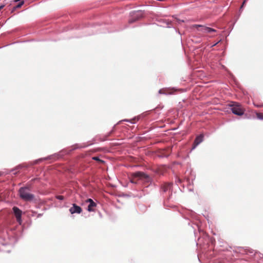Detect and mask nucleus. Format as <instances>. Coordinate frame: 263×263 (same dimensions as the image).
Returning a JSON list of instances; mask_svg holds the SVG:
<instances>
[{
  "mask_svg": "<svg viewBox=\"0 0 263 263\" xmlns=\"http://www.w3.org/2000/svg\"><path fill=\"white\" fill-rule=\"evenodd\" d=\"M133 177L134 178L130 180V182L133 183H138V181L135 180L136 178H139L142 181L147 182L151 181V178L146 174L142 172H138L134 173L133 174Z\"/></svg>",
  "mask_w": 263,
  "mask_h": 263,
  "instance_id": "f257e3e1",
  "label": "nucleus"
},
{
  "mask_svg": "<svg viewBox=\"0 0 263 263\" xmlns=\"http://www.w3.org/2000/svg\"><path fill=\"white\" fill-rule=\"evenodd\" d=\"M230 106L231 107L232 112L234 114L238 116H242L243 115L245 109L239 104L233 102L232 104L230 105Z\"/></svg>",
  "mask_w": 263,
  "mask_h": 263,
  "instance_id": "f03ea898",
  "label": "nucleus"
},
{
  "mask_svg": "<svg viewBox=\"0 0 263 263\" xmlns=\"http://www.w3.org/2000/svg\"><path fill=\"white\" fill-rule=\"evenodd\" d=\"M20 197L29 198L34 197V196L30 193V189L28 187H21L19 190Z\"/></svg>",
  "mask_w": 263,
  "mask_h": 263,
  "instance_id": "7ed1b4c3",
  "label": "nucleus"
},
{
  "mask_svg": "<svg viewBox=\"0 0 263 263\" xmlns=\"http://www.w3.org/2000/svg\"><path fill=\"white\" fill-rule=\"evenodd\" d=\"M131 18L129 20L130 23H133L137 20L143 16V13L141 11H133L130 13Z\"/></svg>",
  "mask_w": 263,
  "mask_h": 263,
  "instance_id": "20e7f679",
  "label": "nucleus"
},
{
  "mask_svg": "<svg viewBox=\"0 0 263 263\" xmlns=\"http://www.w3.org/2000/svg\"><path fill=\"white\" fill-rule=\"evenodd\" d=\"M12 211L16 217V221L21 224L22 223V211L16 206L13 207Z\"/></svg>",
  "mask_w": 263,
  "mask_h": 263,
  "instance_id": "39448f33",
  "label": "nucleus"
},
{
  "mask_svg": "<svg viewBox=\"0 0 263 263\" xmlns=\"http://www.w3.org/2000/svg\"><path fill=\"white\" fill-rule=\"evenodd\" d=\"M193 27H201V29L200 30H199V31H201L203 33H211V32H216V30L209 28L208 27H205L203 26H202L201 25H194L193 26Z\"/></svg>",
  "mask_w": 263,
  "mask_h": 263,
  "instance_id": "423d86ee",
  "label": "nucleus"
},
{
  "mask_svg": "<svg viewBox=\"0 0 263 263\" xmlns=\"http://www.w3.org/2000/svg\"><path fill=\"white\" fill-rule=\"evenodd\" d=\"M172 186V184L171 183H166V184H164L162 186V191H163L164 193H166V194L164 195V196H166L167 195L169 196H173L172 193H171V194H170L171 192Z\"/></svg>",
  "mask_w": 263,
  "mask_h": 263,
  "instance_id": "0eeeda50",
  "label": "nucleus"
},
{
  "mask_svg": "<svg viewBox=\"0 0 263 263\" xmlns=\"http://www.w3.org/2000/svg\"><path fill=\"white\" fill-rule=\"evenodd\" d=\"M87 202L89 203L88 206V211L89 212L95 211L97 204L91 198H88Z\"/></svg>",
  "mask_w": 263,
  "mask_h": 263,
  "instance_id": "6e6552de",
  "label": "nucleus"
},
{
  "mask_svg": "<svg viewBox=\"0 0 263 263\" xmlns=\"http://www.w3.org/2000/svg\"><path fill=\"white\" fill-rule=\"evenodd\" d=\"M203 140V136L202 135H200L197 136L194 141V146L192 148V149H195L200 143H201Z\"/></svg>",
  "mask_w": 263,
  "mask_h": 263,
  "instance_id": "1a4fd4ad",
  "label": "nucleus"
},
{
  "mask_svg": "<svg viewBox=\"0 0 263 263\" xmlns=\"http://www.w3.org/2000/svg\"><path fill=\"white\" fill-rule=\"evenodd\" d=\"M69 211L71 214L80 213L82 211L81 207L77 205L76 204H73V206L69 209Z\"/></svg>",
  "mask_w": 263,
  "mask_h": 263,
  "instance_id": "9d476101",
  "label": "nucleus"
},
{
  "mask_svg": "<svg viewBox=\"0 0 263 263\" xmlns=\"http://www.w3.org/2000/svg\"><path fill=\"white\" fill-rule=\"evenodd\" d=\"M138 120H139V117H135L131 120L125 119V120H124L123 121L130 122L132 124H135L136 123V122Z\"/></svg>",
  "mask_w": 263,
  "mask_h": 263,
  "instance_id": "9b49d317",
  "label": "nucleus"
},
{
  "mask_svg": "<svg viewBox=\"0 0 263 263\" xmlns=\"http://www.w3.org/2000/svg\"><path fill=\"white\" fill-rule=\"evenodd\" d=\"M159 94L171 95V92L168 91L167 89H161L159 90Z\"/></svg>",
  "mask_w": 263,
  "mask_h": 263,
  "instance_id": "f8f14e48",
  "label": "nucleus"
},
{
  "mask_svg": "<svg viewBox=\"0 0 263 263\" xmlns=\"http://www.w3.org/2000/svg\"><path fill=\"white\" fill-rule=\"evenodd\" d=\"M21 167L20 166H17L16 168L11 170V172L13 175H16L18 173V170Z\"/></svg>",
  "mask_w": 263,
  "mask_h": 263,
  "instance_id": "ddd939ff",
  "label": "nucleus"
},
{
  "mask_svg": "<svg viewBox=\"0 0 263 263\" xmlns=\"http://www.w3.org/2000/svg\"><path fill=\"white\" fill-rule=\"evenodd\" d=\"M256 117L257 119L263 120V114L260 113H257Z\"/></svg>",
  "mask_w": 263,
  "mask_h": 263,
  "instance_id": "4468645a",
  "label": "nucleus"
},
{
  "mask_svg": "<svg viewBox=\"0 0 263 263\" xmlns=\"http://www.w3.org/2000/svg\"><path fill=\"white\" fill-rule=\"evenodd\" d=\"M82 147V146H79L78 145L76 144V145H74L73 146H72V149H77V148H81Z\"/></svg>",
  "mask_w": 263,
  "mask_h": 263,
  "instance_id": "2eb2a0df",
  "label": "nucleus"
},
{
  "mask_svg": "<svg viewBox=\"0 0 263 263\" xmlns=\"http://www.w3.org/2000/svg\"><path fill=\"white\" fill-rule=\"evenodd\" d=\"M24 4V1L21 2L17 6V8L21 7Z\"/></svg>",
  "mask_w": 263,
  "mask_h": 263,
  "instance_id": "dca6fc26",
  "label": "nucleus"
},
{
  "mask_svg": "<svg viewBox=\"0 0 263 263\" xmlns=\"http://www.w3.org/2000/svg\"><path fill=\"white\" fill-rule=\"evenodd\" d=\"M248 0H245L242 3V5H241V7H240V11L241 10V9H242L245 3Z\"/></svg>",
  "mask_w": 263,
  "mask_h": 263,
  "instance_id": "f3484780",
  "label": "nucleus"
},
{
  "mask_svg": "<svg viewBox=\"0 0 263 263\" xmlns=\"http://www.w3.org/2000/svg\"><path fill=\"white\" fill-rule=\"evenodd\" d=\"M175 19L176 20V21H177V22H178L179 23H181V22H184V21H183V20H180V19H179V18H176Z\"/></svg>",
  "mask_w": 263,
  "mask_h": 263,
  "instance_id": "a211bd4d",
  "label": "nucleus"
},
{
  "mask_svg": "<svg viewBox=\"0 0 263 263\" xmlns=\"http://www.w3.org/2000/svg\"><path fill=\"white\" fill-rule=\"evenodd\" d=\"M166 27H171V26L170 25V23H171V22H169V21H166Z\"/></svg>",
  "mask_w": 263,
  "mask_h": 263,
  "instance_id": "6ab92c4d",
  "label": "nucleus"
},
{
  "mask_svg": "<svg viewBox=\"0 0 263 263\" xmlns=\"http://www.w3.org/2000/svg\"><path fill=\"white\" fill-rule=\"evenodd\" d=\"M26 200L27 201H30L33 198H25Z\"/></svg>",
  "mask_w": 263,
  "mask_h": 263,
  "instance_id": "aec40b11",
  "label": "nucleus"
},
{
  "mask_svg": "<svg viewBox=\"0 0 263 263\" xmlns=\"http://www.w3.org/2000/svg\"><path fill=\"white\" fill-rule=\"evenodd\" d=\"M93 159L94 160H99V158H98V157H94Z\"/></svg>",
  "mask_w": 263,
  "mask_h": 263,
  "instance_id": "412c9836",
  "label": "nucleus"
},
{
  "mask_svg": "<svg viewBox=\"0 0 263 263\" xmlns=\"http://www.w3.org/2000/svg\"><path fill=\"white\" fill-rule=\"evenodd\" d=\"M55 197H59V198H60V197H63V196H55Z\"/></svg>",
  "mask_w": 263,
  "mask_h": 263,
  "instance_id": "4be33fe9",
  "label": "nucleus"
},
{
  "mask_svg": "<svg viewBox=\"0 0 263 263\" xmlns=\"http://www.w3.org/2000/svg\"><path fill=\"white\" fill-rule=\"evenodd\" d=\"M4 6H0V10L3 8Z\"/></svg>",
  "mask_w": 263,
  "mask_h": 263,
  "instance_id": "5701e85b",
  "label": "nucleus"
},
{
  "mask_svg": "<svg viewBox=\"0 0 263 263\" xmlns=\"http://www.w3.org/2000/svg\"><path fill=\"white\" fill-rule=\"evenodd\" d=\"M178 181L179 182H181V180L180 179H178Z\"/></svg>",
  "mask_w": 263,
  "mask_h": 263,
  "instance_id": "b1692460",
  "label": "nucleus"
},
{
  "mask_svg": "<svg viewBox=\"0 0 263 263\" xmlns=\"http://www.w3.org/2000/svg\"><path fill=\"white\" fill-rule=\"evenodd\" d=\"M217 43H215V44H214L213 46H215L216 45H217Z\"/></svg>",
  "mask_w": 263,
  "mask_h": 263,
  "instance_id": "393cba45",
  "label": "nucleus"
},
{
  "mask_svg": "<svg viewBox=\"0 0 263 263\" xmlns=\"http://www.w3.org/2000/svg\"><path fill=\"white\" fill-rule=\"evenodd\" d=\"M2 172H0V176L2 175Z\"/></svg>",
  "mask_w": 263,
  "mask_h": 263,
  "instance_id": "a878e982",
  "label": "nucleus"
},
{
  "mask_svg": "<svg viewBox=\"0 0 263 263\" xmlns=\"http://www.w3.org/2000/svg\"><path fill=\"white\" fill-rule=\"evenodd\" d=\"M260 106H262V105H258L257 107H260Z\"/></svg>",
  "mask_w": 263,
  "mask_h": 263,
  "instance_id": "bb28decb",
  "label": "nucleus"
},
{
  "mask_svg": "<svg viewBox=\"0 0 263 263\" xmlns=\"http://www.w3.org/2000/svg\"><path fill=\"white\" fill-rule=\"evenodd\" d=\"M42 159H39L38 161H40L41 160H42Z\"/></svg>",
  "mask_w": 263,
  "mask_h": 263,
  "instance_id": "cd10ccee",
  "label": "nucleus"
}]
</instances>
